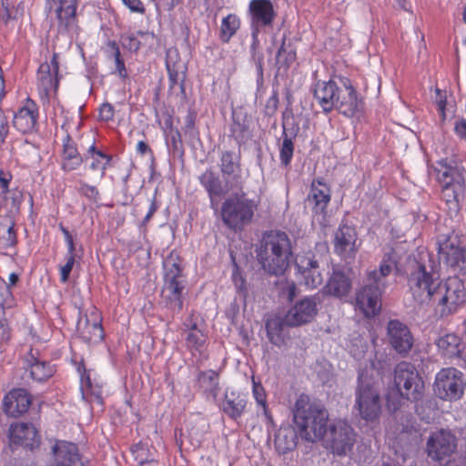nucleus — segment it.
I'll return each mask as SVG.
<instances>
[{
  "instance_id": "35",
  "label": "nucleus",
  "mask_w": 466,
  "mask_h": 466,
  "mask_svg": "<svg viewBox=\"0 0 466 466\" xmlns=\"http://www.w3.org/2000/svg\"><path fill=\"white\" fill-rule=\"evenodd\" d=\"M285 326L288 324L285 322V318L281 319L279 317H273L267 320L266 329L269 341L280 347L285 342L286 334L284 332Z\"/></svg>"
},
{
  "instance_id": "43",
  "label": "nucleus",
  "mask_w": 466,
  "mask_h": 466,
  "mask_svg": "<svg viewBox=\"0 0 466 466\" xmlns=\"http://www.w3.org/2000/svg\"><path fill=\"white\" fill-rule=\"evenodd\" d=\"M185 339L187 347L190 350H200L205 343L204 334L197 328L196 323L186 332Z\"/></svg>"
},
{
  "instance_id": "48",
  "label": "nucleus",
  "mask_w": 466,
  "mask_h": 466,
  "mask_svg": "<svg viewBox=\"0 0 466 466\" xmlns=\"http://www.w3.org/2000/svg\"><path fill=\"white\" fill-rule=\"evenodd\" d=\"M167 147H169L170 152L174 156L183 155L182 140L178 130L171 131L170 136L167 140Z\"/></svg>"
},
{
  "instance_id": "3",
  "label": "nucleus",
  "mask_w": 466,
  "mask_h": 466,
  "mask_svg": "<svg viewBox=\"0 0 466 466\" xmlns=\"http://www.w3.org/2000/svg\"><path fill=\"white\" fill-rule=\"evenodd\" d=\"M292 255L291 240L286 232L269 230L262 235L257 257L267 273L274 276L283 274L289 265Z\"/></svg>"
},
{
  "instance_id": "47",
  "label": "nucleus",
  "mask_w": 466,
  "mask_h": 466,
  "mask_svg": "<svg viewBox=\"0 0 466 466\" xmlns=\"http://www.w3.org/2000/svg\"><path fill=\"white\" fill-rule=\"evenodd\" d=\"M73 157H83L78 152L76 142L67 135L63 141L62 160H68Z\"/></svg>"
},
{
  "instance_id": "19",
  "label": "nucleus",
  "mask_w": 466,
  "mask_h": 466,
  "mask_svg": "<svg viewBox=\"0 0 466 466\" xmlns=\"http://www.w3.org/2000/svg\"><path fill=\"white\" fill-rule=\"evenodd\" d=\"M331 192L329 187L322 179H313L307 200L312 207V211L321 226H326V209L330 202Z\"/></svg>"
},
{
  "instance_id": "8",
  "label": "nucleus",
  "mask_w": 466,
  "mask_h": 466,
  "mask_svg": "<svg viewBox=\"0 0 466 466\" xmlns=\"http://www.w3.org/2000/svg\"><path fill=\"white\" fill-rule=\"evenodd\" d=\"M408 286L414 300L420 305H427L432 299L440 280L432 268L416 259L410 260L407 268Z\"/></svg>"
},
{
  "instance_id": "54",
  "label": "nucleus",
  "mask_w": 466,
  "mask_h": 466,
  "mask_svg": "<svg viewBox=\"0 0 466 466\" xmlns=\"http://www.w3.org/2000/svg\"><path fill=\"white\" fill-rule=\"evenodd\" d=\"M435 93V102L437 105L438 111L440 112L441 118L445 119V107L447 104L446 94L443 93L440 88H436Z\"/></svg>"
},
{
  "instance_id": "13",
  "label": "nucleus",
  "mask_w": 466,
  "mask_h": 466,
  "mask_svg": "<svg viewBox=\"0 0 466 466\" xmlns=\"http://www.w3.org/2000/svg\"><path fill=\"white\" fill-rule=\"evenodd\" d=\"M50 9H54L59 33L67 34L71 38L80 32L76 16L77 0H47Z\"/></svg>"
},
{
  "instance_id": "22",
  "label": "nucleus",
  "mask_w": 466,
  "mask_h": 466,
  "mask_svg": "<svg viewBox=\"0 0 466 466\" xmlns=\"http://www.w3.org/2000/svg\"><path fill=\"white\" fill-rule=\"evenodd\" d=\"M387 336L390 346L400 355L408 354L413 346V337L410 329L398 319L388 322Z\"/></svg>"
},
{
  "instance_id": "31",
  "label": "nucleus",
  "mask_w": 466,
  "mask_h": 466,
  "mask_svg": "<svg viewBox=\"0 0 466 466\" xmlns=\"http://www.w3.org/2000/svg\"><path fill=\"white\" fill-rule=\"evenodd\" d=\"M248 399L245 395L232 390L225 392L224 400L220 404L221 411L231 420L238 421L246 411Z\"/></svg>"
},
{
  "instance_id": "63",
  "label": "nucleus",
  "mask_w": 466,
  "mask_h": 466,
  "mask_svg": "<svg viewBox=\"0 0 466 466\" xmlns=\"http://www.w3.org/2000/svg\"><path fill=\"white\" fill-rule=\"evenodd\" d=\"M455 133L461 138H466V120L460 119L455 122Z\"/></svg>"
},
{
  "instance_id": "18",
  "label": "nucleus",
  "mask_w": 466,
  "mask_h": 466,
  "mask_svg": "<svg viewBox=\"0 0 466 466\" xmlns=\"http://www.w3.org/2000/svg\"><path fill=\"white\" fill-rule=\"evenodd\" d=\"M317 296L305 297L297 301L285 315V322L289 327H299L311 322L318 313Z\"/></svg>"
},
{
  "instance_id": "20",
  "label": "nucleus",
  "mask_w": 466,
  "mask_h": 466,
  "mask_svg": "<svg viewBox=\"0 0 466 466\" xmlns=\"http://www.w3.org/2000/svg\"><path fill=\"white\" fill-rule=\"evenodd\" d=\"M439 353L448 359L457 360V364L466 367V339L454 332L446 333L436 340Z\"/></svg>"
},
{
  "instance_id": "56",
  "label": "nucleus",
  "mask_w": 466,
  "mask_h": 466,
  "mask_svg": "<svg viewBox=\"0 0 466 466\" xmlns=\"http://www.w3.org/2000/svg\"><path fill=\"white\" fill-rule=\"evenodd\" d=\"M130 12L137 13L140 15L145 14L146 8L141 0H121Z\"/></svg>"
},
{
  "instance_id": "28",
  "label": "nucleus",
  "mask_w": 466,
  "mask_h": 466,
  "mask_svg": "<svg viewBox=\"0 0 466 466\" xmlns=\"http://www.w3.org/2000/svg\"><path fill=\"white\" fill-rule=\"evenodd\" d=\"M357 234L353 228L341 225L334 235V250L342 258H353L356 253Z\"/></svg>"
},
{
  "instance_id": "53",
  "label": "nucleus",
  "mask_w": 466,
  "mask_h": 466,
  "mask_svg": "<svg viewBox=\"0 0 466 466\" xmlns=\"http://www.w3.org/2000/svg\"><path fill=\"white\" fill-rule=\"evenodd\" d=\"M75 258L74 256H66V262L65 265L60 267V280L63 283H66L68 279L70 272L72 271V268L75 264Z\"/></svg>"
},
{
  "instance_id": "10",
  "label": "nucleus",
  "mask_w": 466,
  "mask_h": 466,
  "mask_svg": "<svg viewBox=\"0 0 466 466\" xmlns=\"http://www.w3.org/2000/svg\"><path fill=\"white\" fill-rule=\"evenodd\" d=\"M465 300V286L458 277H450L444 283L439 282L431 299L437 304L436 310L441 318L455 313Z\"/></svg>"
},
{
  "instance_id": "52",
  "label": "nucleus",
  "mask_w": 466,
  "mask_h": 466,
  "mask_svg": "<svg viewBox=\"0 0 466 466\" xmlns=\"http://www.w3.org/2000/svg\"><path fill=\"white\" fill-rule=\"evenodd\" d=\"M230 130L232 136L238 145L244 143L248 137V131L247 127L243 124H240L239 122L235 121L231 126Z\"/></svg>"
},
{
  "instance_id": "36",
  "label": "nucleus",
  "mask_w": 466,
  "mask_h": 466,
  "mask_svg": "<svg viewBox=\"0 0 466 466\" xmlns=\"http://www.w3.org/2000/svg\"><path fill=\"white\" fill-rule=\"evenodd\" d=\"M240 27V19L235 14H229L221 21L219 38L223 43H228Z\"/></svg>"
},
{
  "instance_id": "50",
  "label": "nucleus",
  "mask_w": 466,
  "mask_h": 466,
  "mask_svg": "<svg viewBox=\"0 0 466 466\" xmlns=\"http://www.w3.org/2000/svg\"><path fill=\"white\" fill-rule=\"evenodd\" d=\"M90 158L92 159V161L89 164L88 168L91 169L92 171H100V178H103L105 177V172L107 165L111 160V157L106 155V157L94 156Z\"/></svg>"
},
{
  "instance_id": "45",
  "label": "nucleus",
  "mask_w": 466,
  "mask_h": 466,
  "mask_svg": "<svg viewBox=\"0 0 466 466\" xmlns=\"http://www.w3.org/2000/svg\"><path fill=\"white\" fill-rule=\"evenodd\" d=\"M81 390L83 395H90L98 403L102 404V390L98 386H93L89 375L86 373L81 376Z\"/></svg>"
},
{
  "instance_id": "38",
  "label": "nucleus",
  "mask_w": 466,
  "mask_h": 466,
  "mask_svg": "<svg viewBox=\"0 0 466 466\" xmlns=\"http://www.w3.org/2000/svg\"><path fill=\"white\" fill-rule=\"evenodd\" d=\"M297 433L294 429L288 427L279 429L275 438L277 447L283 452L291 451L296 447Z\"/></svg>"
},
{
  "instance_id": "61",
  "label": "nucleus",
  "mask_w": 466,
  "mask_h": 466,
  "mask_svg": "<svg viewBox=\"0 0 466 466\" xmlns=\"http://www.w3.org/2000/svg\"><path fill=\"white\" fill-rule=\"evenodd\" d=\"M122 44L125 47H127L129 50H137L139 47V41L133 35L122 36Z\"/></svg>"
},
{
  "instance_id": "32",
  "label": "nucleus",
  "mask_w": 466,
  "mask_h": 466,
  "mask_svg": "<svg viewBox=\"0 0 466 466\" xmlns=\"http://www.w3.org/2000/svg\"><path fill=\"white\" fill-rule=\"evenodd\" d=\"M351 289V281L349 277L341 271H334L324 287V292L337 298L347 296Z\"/></svg>"
},
{
  "instance_id": "23",
  "label": "nucleus",
  "mask_w": 466,
  "mask_h": 466,
  "mask_svg": "<svg viewBox=\"0 0 466 466\" xmlns=\"http://www.w3.org/2000/svg\"><path fill=\"white\" fill-rule=\"evenodd\" d=\"M102 318L96 309L81 316L76 324L77 331L86 342L98 343L104 339V329L101 324Z\"/></svg>"
},
{
  "instance_id": "42",
  "label": "nucleus",
  "mask_w": 466,
  "mask_h": 466,
  "mask_svg": "<svg viewBox=\"0 0 466 466\" xmlns=\"http://www.w3.org/2000/svg\"><path fill=\"white\" fill-rule=\"evenodd\" d=\"M295 60L296 52L290 44H286V37L284 36L276 56V64L279 68L281 66L289 67Z\"/></svg>"
},
{
  "instance_id": "37",
  "label": "nucleus",
  "mask_w": 466,
  "mask_h": 466,
  "mask_svg": "<svg viewBox=\"0 0 466 466\" xmlns=\"http://www.w3.org/2000/svg\"><path fill=\"white\" fill-rule=\"evenodd\" d=\"M15 223L10 218L0 220V246L4 248L13 247L16 244V233L15 231Z\"/></svg>"
},
{
  "instance_id": "39",
  "label": "nucleus",
  "mask_w": 466,
  "mask_h": 466,
  "mask_svg": "<svg viewBox=\"0 0 466 466\" xmlns=\"http://www.w3.org/2000/svg\"><path fill=\"white\" fill-rule=\"evenodd\" d=\"M55 371V367L46 361L35 360V361L30 365V373L32 378L39 382L51 378Z\"/></svg>"
},
{
  "instance_id": "21",
  "label": "nucleus",
  "mask_w": 466,
  "mask_h": 466,
  "mask_svg": "<svg viewBox=\"0 0 466 466\" xmlns=\"http://www.w3.org/2000/svg\"><path fill=\"white\" fill-rule=\"evenodd\" d=\"M329 441L333 453L346 455L355 442L354 431L347 422L339 420L330 427Z\"/></svg>"
},
{
  "instance_id": "30",
  "label": "nucleus",
  "mask_w": 466,
  "mask_h": 466,
  "mask_svg": "<svg viewBox=\"0 0 466 466\" xmlns=\"http://www.w3.org/2000/svg\"><path fill=\"white\" fill-rule=\"evenodd\" d=\"M56 460L55 466H85L77 446L69 441H57L52 448Z\"/></svg>"
},
{
  "instance_id": "12",
  "label": "nucleus",
  "mask_w": 466,
  "mask_h": 466,
  "mask_svg": "<svg viewBox=\"0 0 466 466\" xmlns=\"http://www.w3.org/2000/svg\"><path fill=\"white\" fill-rule=\"evenodd\" d=\"M466 382L455 368L441 370L435 377L434 392L441 400H456L462 397Z\"/></svg>"
},
{
  "instance_id": "57",
  "label": "nucleus",
  "mask_w": 466,
  "mask_h": 466,
  "mask_svg": "<svg viewBox=\"0 0 466 466\" xmlns=\"http://www.w3.org/2000/svg\"><path fill=\"white\" fill-rule=\"evenodd\" d=\"M84 162V157H73L68 160H62V169L70 172L77 169Z\"/></svg>"
},
{
  "instance_id": "62",
  "label": "nucleus",
  "mask_w": 466,
  "mask_h": 466,
  "mask_svg": "<svg viewBox=\"0 0 466 466\" xmlns=\"http://www.w3.org/2000/svg\"><path fill=\"white\" fill-rule=\"evenodd\" d=\"M232 279L238 291L246 292L245 279L237 270L233 272Z\"/></svg>"
},
{
  "instance_id": "44",
  "label": "nucleus",
  "mask_w": 466,
  "mask_h": 466,
  "mask_svg": "<svg viewBox=\"0 0 466 466\" xmlns=\"http://www.w3.org/2000/svg\"><path fill=\"white\" fill-rule=\"evenodd\" d=\"M252 394L257 403L262 407L263 414L266 419L269 421L272 420V417L268 412L267 406V396L265 390L260 382H257L254 378L252 379Z\"/></svg>"
},
{
  "instance_id": "26",
  "label": "nucleus",
  "mask_w": 466,
  "mask_h": 466,
  "mask_svg": "<svg viewBox=\"0 0 466 466\" xmlns=\"http://www.w3.org/2000/svg\"><path fill=\"white\" fill-rule=\"evenodd\" d=\"M32 404V396L25 389H14L3 399L4 412L13 418L26 413Z\"/></svg>"
},
{
  "instance_id": "34",
  "label": "nucleus",
  "mask_w": 466,
  "mask_h": 466,
  "mask_svg": "<svg viewBox=\"0 0 466 466\" xmlns=\"http://www.w3.org/2000/svg\"><path fill=\"white\" fill-rule=\"evenodd\" d=\"M199 182L207 190L213 204L214 198H220L227 192L218 174L211 169H207L200 177Z\"/></svg>"
},
{
  "instance_id": "64",
  "label": "nucleus",
  "mask_w": 466,
  "mask_h": 466,
  "mask_svg": "<svg viewBox=\"0 0 466 466\" xmlns=\"http://www.w3.org/2000/svg\"><path fill=\"white\" fill-rule=\"evenodd\" d=\"M185 131L190 135L195 133V121L192 116H187L186 118Z\"/></svg>"
},
{
  "instance_id": "59",
  "label": "nucleus",
  "mask_w": 466,
  "mask_h": 466,
  "mask_svg": "<svg viewBox=\"0 0 466 466\" xmlns=\"http://www.w3.org/2000/svg\"><path fill=\"white\" fill-rule=\"evenodd\" d=\"M9 132L7 117L0 108V144L4 143Z\"/></svg>"
},
{
  "instance_id": "14",
  "label": "nucleus",
  "mask_w": 466,
  "mask_h": 466,
  "mask_svg": "<svg viewBox=\"0 0 466 466\" xmlns=\"http://www.w3.org/2000/svg\"><path fill=\"white\" fill-rule=\"evenodd\" d=\"M58 54L54 53L50 62L42 63L37 70V90L40 98L48 102L52 95L56 94L59 86Z\"/></svg>"
},
{
  "instance_id": "16",
  "label": "nucleus",
  "mask_w": 466,
  "mask_h": 466,
  "mask_svg": "<svg viewBox=\"0 0 466 466\" xmlns=\"http://www.w3.org/2000/svg\"><path fill=\"white\" fill-rule=\"evenodd\" d=\"M295 266L300 283L306 288L313 289L322 284L319 264L311 250L299 253L295 258Z\"/></svg>"
},
{
  "instance_id": "9",
  "label": "nucleus",
  "mask_w": 466,
  "mask_h": 466,
  "mask_svg": "<svg viewBox=\"0 0 466 466\" xmlns=\"http://www.w3.org/2000/svg\"><path fill=\"white\" fill-rule=\"evenodd\" d=\"M353 410L366 421H374L381 412V399L378 388L370 378L360 372L355 389Z\"/></svg>"
},
{
  "instance_id": "4",
  "label": "nucleus",
  "mask_w": 466,
  "mask_h": 466,
  "mask_svg": "<svg viewBox=\"0 0 466 466\" xmlns=\"http://www.w3.org/2000/svg\"><path fill=\"white\" fill-rule=\"evenodd\" d=\"M294 422L302 439L316 442L327 432L329 413L323 404L307 394L297 399L293 408Z\"/></svg>"
},
{
  "instance_id": "17",
  "label": "nucleus",
  "mask_w": 466,
  "mask_h": 466,
  "mask_svg": "<svg viewBox=\"0 0 466 466\" xmlns=\"http://www.w3.org/2000/svg\"><path fill=\"white\" fill-rule=\"evenodd\" d=\"M438 244L440 259L444 260L454 270L466 276V248L459 247L457 239L451 237H444L443 239L439 240Z\"/></svg>"
},
{
  "instance_id": "25",
  "label": "nucleus",
  "mask_w": 466,
  "mask_h": 466,
  "mask_svg": "<svg viewBox=\"0 0 466 466\" xmlns=\"http://www.w3.org/2000/svg\"><path fill=\"white\" fill-rule=\"evenodd\" d=\"M455 441V437L449 431L441 430L433 433L427 442L429 457L441 461L451 456L456 449Z\"/></svg>"
},
{
  "instance_id": "1",
  "label": "nucleus",
  "mask_w": 466,
  "mask_h": 466,
  "mask_svg": "<svg viewBox=\"0 0 466 466\" xmlns=\"http://www.w3.org/2000/svg\"><path fill=\"white\" fill-rule=\"evenodd\" d=\"M339 80L340 86L335 80L317 81L312 89L315 100L326 114L337 109L347 117L358 116L363 111V100L349 78Z\"/></svg>"
},
{
  "instance_id": "41",
  "label": "nucleus",
  "mask_w": 466,
  "mask_h": 466,
  "mask_svg": "<svg viewBox=\"0 0 466 466\" xmlns=\"http://www.w3.org/2000/svg\"><path fill=\"white\" fill-rule=\"evenodd\" d=\"M282 138L283 140L279 149V159L284 167H289L293 157L294 143L293 137H289L285 125H283Z\"/></svg>"
},
{
  "instance_id": "33",
  "label": "nucleus",
  "mask_w": 466,
  "mask_h": 466,
  "mask_svg": "<svg viewBox=\"0 0 466 466\" xmlns=\"http://www.w3.org/2000/svg\"><path fill=\"white\" fill-rule=\"evenodd\" d=\"M197 381L205 394L211 396L215 401L218 400L220 391L218 373L213 370L199 371Z\"/></svg>"
},
{
  "instance_id": "40",
  "label": "nucleus",
  "mask_w": 466,
  "mask_h": 466,
  "mask_svg": "<svg viewBox=\"0 0 466 466\" xmlns=\"http://www.w3.org/2000/svg\"><path fill=\"white\" fill-rule=\"evenodd\" d=\"M258 28H252L251 36H252V43L250 46V51L252 56V60L254 61L256 65V70L258 75V80L263 79V60L264 56L262 53L258 52V48L259 46V40H258Z\"/></svg>"
},
{
  "instance_id": "5",
  "label": "nucleus",
  "mask_w": 466,
  "mask_h": 466,
  "mask_svg": "<svg viewBox=\"0 0 466 466\" xmlns=\"http://www.w3.org/2000/svg\"><path fill=\"white\" fill-rule=\"evenodd\" d=\"M258 208V202L241 191L230 195L223 201L220 217L228 228L240 232L252 222Z\"/></svg>"
},
{
  "instance_id": "7",
  "label": "nucleus",
  "mask_w": 466,
  "mask_h": 466,
  "mask_svg": "<svg viewBox=\"0 0 466 466\" xmlns=\"http://www.w3.org/2000/svg\"><path fill=\"white\" fill-rule=\"evenodd\" d=\"M439 164L441 168L437 170V180L441 185L442 198L449 211L458 214L465 189L466 170L461 167L448 166L443 160Z\"/></svg>"
},
{
  "instance_id": "60",
  "label": "nucleus",
  "mask_w": 466,
  "mask_h": 466,
  "mask_svg": "<svg viewBox=\"0 0 466 466\" xmlns=\"http://www.w3.org/2000/svg\"><path fill=\"white\" fill-rule=\"evenodd\" d=\"M11 180V175L0 171V194L5 195L8 192L9 183Z\"/></svg>"
},
{
  "instance_id": "49",
  "label": "nucleus",
  "mask_w": 466,
  "mask_h": 466,
  "mask_svg": "<svg viewBox=\"0 0 466 466\" xmlns=\"http://www.w3.org/2000/svg\"><path fill=\"white\" fill-rule=\"evenodd\" d=\"M78 193L85 196L86 198L93 202H97L99 200L100 194L98 189L95 186L88 185L82 179L78 180Z\"/></svg>"
},
{
  "instance_id": "27",
  "label": "nucleus",
  "mask_w": 466,
  "mask_h": 466,
  "mask_svg": "<svg viewBox=\"0 0 466 466\" xmlns=\"http://www.w3.org/2000/svg\"><path fill=\"white\" fill-rule=\"evenodd\" d=\"M251 28L271 26L277 16L270 0H251L248 5Z\"/></svg>"
},
{
  "instance_id": "29",
  "label": "nucleus",
  "mask_w": 466,
  "mask_h": 466,
  "mask_svg": "<svg viewBox=\"0 0 466 466\" xmlns=\"http://www.w3.org/2000/svg\"><path fill=\"white\" fill-rule=\"evenodd\" d=\"M38 120L36 103L27 98L22 107L14 115V127L21 133H30L35 129Z\"/></svg>"
},
{
  "instance_id": "51",
  "label": "nucleus",
  "mask_w": 466,
  "mask_h": 466,
  "mask_svg": "<svg viewBox=\"0 0 466 466\" xmlns=\"http://www.w3.org/2000/svg\"><path fill=\"white\" fill-rule=\"evenodd\" d=\"M109 46L114 50V55L113 56H114V58H115L116 70L117 71V73H118V75H119V76L121 78H127V69H126V66H125L124 60L121 58L120 50H119L118 46L116 45V42H110Z\"/></svg>"
},
{
  "instance_id": "24",
  "label": "nucleus",
  "mask_w": 466,
  "mask_h": 466,
  "mask_svg": "<svg viewBox=\"0 0 466 466\" xmlns=\"http://www.w3.org/2000/svg\"><path fill=\"white\" fill-rule=\"evenodd\" d=\"M9 442L12 449L23 447L34 450L40 444V437L36 429L30 423H15L9 430Z\"/></svg>"
},
{
  "instance_id": "2",
  "label": "nucleus",
  "mask_w": 466,
  "mask_h": 466,
  "mask_svg": "<svg viewBox=\"0 0 466 466\" xmlns=\"http://www.w3.org/2000/svg\"><path fill=\"white\" fill-rule=\"evenodd\" d=\"M396 267L391 253L384 254L379 269L367 270L364 285L356 293V307L365 317L378 315L381 308V297L388 286V278Z\"/></svg>"
},
{
  "instance_id": "46",
  "label": "nucleus",
  "mask_w": 466,
  "mask_h": 466,
  "mask_svg": "<svg viewBox=\"0 0 466 466\" xmlns=\"http://www.w3.org/2000/svg\"><path fill=\"white\" fill-rule=\"evenodd\" d=\"M167 68L168 72L169 90L174 91L176 87H178L179 91L184 93V78L181 74L175 68V66H170L167 64Z\"/></svg>"
},
{
  "instance_id": "55",
  "label": "nucleus",
  "mask_w": 466,
  "mask_h": 466,
  "mask_svg": "<svg viewBox=\"0 0 466 466\" xmlns=\"http://www.w3.org/2000/svg\"><path fill=\"white\" fill-rule=\"evenodd\" d=\"M114 107L109 103H104L99 108V118L102 121L108 122L114 118Z\"/></svg>"
},
{
  "instance_id": "6",
  "label": "nucleus",
  "mask_w": 466,
  "mask_h": 466,
  "mask_svg": "<svg viewBox=\"0 0 466 466\" xmlns=\"http://www.w3.org/2000/svg\"><path fill=\"white\" fill-rule=\"evenodd\" d=\"M163 267L165 274L161 296L166 306L173 312L178 313L183 309L182 293L187 280L183 275V267L177 253L171 251L164 259Z\"/></svg>"
},
{
  "instance_id": "11",
  "label": "nucleus",
  "mask_w": 466,
  "mask_h": 466,
  "mask_svg": "<svg viewBox=\"0 0 466 466\" xmlns=\"http://www.w3.org/2000/svg\"><path fill=\"white\" fill-rule=\"evenodd\" d=\"M394 382L403 398L413 401L422 398L424 382L411 363L402 361L396 366Z\"/></svg>"
},
{
  "instance_id": "15",
  "label": "nucleus",
  "mask_w": 466,
  "mask_h": 466,
  "mask_svg": "<svg viewBox=\"0 0 466 466\" xmlns=\"http://www.w3.org/2000/svg\"><path fill=\"white\" fill-rule=\"evenodd\" d=\"M218 167L227 187L229 189L243 187L245 177L241 167V155L233 150H222Z\"/></svg>"
},
{
  "instance_id": "58",
  "label": "nucleus",
  "mask_w": 466,
  "mask_h": 466,
  "mask_svg": "<svg viewBox=\"0 0 466 466\" xmlns=\"http://www.w3.org/2000/svg\"><path fill=\"white\" fill-rule=\"evenodd\" d=\"M158 208H159V203L157 199V191H155L154 197L150 199V205H149L147 213L145 216L144 219L142 220V226L147 225V223L151 219V218L156 213V211L158 209Z\"/></svg>"
}]
</instances>
